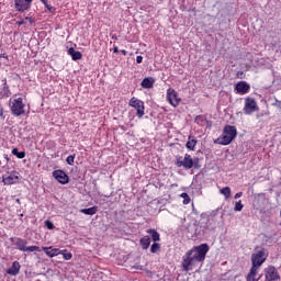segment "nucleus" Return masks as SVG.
I'll list each match as a JSON object with an SVG mask.
<instances>
[{
    "label": "nucleus",
    "mask_w": 281,
    "mask_h": 281,
    "mask_svg": "<svg viewBox=\"0 0 281 281\" xmlns=\"http://www.w3.org/2000/svg\"><path fill=\"white\" fill-rule=\"evenodd\" d=\"M249 89H251V86H249L247 81H239L235 85V91H237L239 95H245V93H249Z\"/></svg>",
    "instance_id": "obj_12"
},
{
    "label": "nucleus",
    "mask_w": 281,
    "mask_h": 281,
    "mask_svg": "<svg viewBox=\"0 0 281 281\" xmlns=\"http://www.w3.org/2000/svg\"><path fill=\"white\" fill-rule=\"evenodd\" d=\"M15 203H18L19 205H21V200L16 199Z\"/></svg>",
    "instance_id": "obj_48"
},
{
    "label": "nucleus",
    "mask_w": 281,
    "mask_h": 281,
    "mask_svg": "<svg viewBox=\"0 0 281 281\" xmlns=\"http://www.w3.org/2000/svg\"><path fill=\"white\" fill-rule=\"evenodd\" d=\"M0 166H1V161H0Z\"/></svg>",
    "instance_id": "obj_52"
},
{
    "label": "nucleus",
    "mask_w": 281,
    "mask_h": 281,
    "mask_svg": "<svg viewBox=\"0 0 281 281\" xmlns=\"http://www.w3.org/2000/svg\"><path fill=\"white\" fill-rule=\"evenodd\" d=\"M256 111H258V103L256 102V99L247 97L244 105L245 115H251L252 113H256Z\"/></svg>",
    "instance_id": "obj_6"
},
{
    "label": "nucleus",
    "mask_w": 281,
    "mask_h": 281,
    "mask_svg": "<svg viewBox=\"0 0 281 281\" xmlns=\"http://www.w3.org/2000/svg\"><path fill=\"white\" fill-rule=\"evenodd\" d=\"M41 2L45 5V8H46L47 5H49V4L47 3V0H41Z\"/></svg>",
    "instance_id": "obj_42"
},
{
    "label": "nucleus",
    "mask_w": 281,
    "mask_h": 281,
    "mask_svg": "<svg viewBox=\"0 0 281 281\" xmlns=\"http://www.w3.org/2000/svg\"><path fill=\"white\" fill-rule=\"evenodd\" d=\"M177 168H184L186 170H191V168H194V160L190 154L184 155V159L181 156H177L176 160Z\"/></svg>",
    "instance_id": "obj_4"
},
{
    "label": "nucleus",
    "mask_w": 281,
    "mask_h": 281,
    "mask_svg": "<svg viewBox=\"0 0 281 281\" xmlns=\"http://www.w3.org/2000/svg\"><path fill=\"white\" fill-rule=\"evenodd\" d=\"M120 52L121 54H123V56H126V54H128V52H126L125 49H121Z\"/></svg>",
    "instance_id": "obj_43"
},
{
    "label": "nucleus",
    "mask_w": 281,
    "mask_h": 281,
    "mask_svg": "<svg viewBox=\"0 0 281 281\" xmlns=\"http://www.w3.org/2000/svg\"><path fill=\"white\" fill-rule=\"evenodd\" d=\"M243 207H245V205H243V201H238L235 203V206H234V211L235 212H243Z\"/></svg>",
    "instance_id": "obj_28"
},
{
    "label": "nucleus",
    "mask_w": 281,
    "mask_h": 281,
    "mask_svg": "<svg viewBox=\"0 0 281 281\" xmlns=\"http://www.w3.org/2000/svg\"><path fill=\"white\" fill-rule=\"evenodd\" d=\"M75 159H76V155H70L67 157L66 162L68 164V166H74Z\"/></svg>",
    "instance_id": "obj_32"
},
{
    "label": "nucleus",
    "mask_w": 281,
    "mask_h": 281,
    "mask_svg": "<svg viewBox=\"0 0 281 281\" xmlns=\"http://www.w3.org/2000/svg\"><path fill=\"white\" fill-rule=\"evenodd\" d=\"M238 136V131L234 125H226L223 128L222 135L215 140V144H221V146H229V144L236 139Z\"/></svg>",
    "instance_id": "obj_3"
},
{
    "label": "nucleus",
    "mask_w": 281,
    "mask_h": 281,
    "mask_svg": "<svg viewBox=\"0 0 281 281\" xmlns=\"http://www.w3.org/2000/svg\"><path fill=\"white\" fill-rule=\"evenodd\" d=\"M68 56H71L72 60H82V53L76 50L74 47L68 49Z\"/></svg>",
    "instance_id": "obj_20"
},
{
    "label": "nucleus",
    "mask_w": 281,
    "mask_h": 281,
    "mask_svg": "<svg viewBox=\"0 0 281 281\" xmlns=\"http://www.w3.org/2000/svg\"><path fill=\"white\" fill-rule=\"evenodd\" d=\"M26 3H30L32 5V1L34 0H24Z\"/></svg>",
    "instance_id": "obj_47"
},
{
    "label": "nucleus",
    "mask_w": 281,
    "mask_h": 281,
    "mask_svg": "<svg viewBox=\"0 0 281 281\" xmlns=\"http://www.w3.org/2000/svg\"><path fill=\"white\" fill-rule=\"evenodd\" d=\"M0 58H5V60H8L9 56H8V54L2 53V54H0Z\"/></svg>",
    "instance_id": "obj_37"
},
{
    "label": "nucleus",
    "mask_w": 281,
    "mask_h": 281,
    "mask_svg": "<svg viewBox=\"0 0 281 281\" xmlns=\"http://www.w3.org/2000/svg\"><path fill=\"white\" fill-rule=\"evenodd\" d=\"M2 183L4 186H13V183H19V172L11 171L9 175L2 177Z\"/></svg>",
    "instance_id": "obj_11"
},
{
    "label": "nucleus",
    "mask_w": 281,
    "mask_h": 281,
    "mask_svg": "<svg viewBox=\"0 0 281 281\" xmlns=\"http://www.w3.org/2000/svg\"><path fill=\"white\" fill-rule=\"evenodd\" d=\"M21 217H23V214H20Z\"/></svg>",
    "instance_id": "obj_50"
},
{
    "label": "nucleus",
    "mask_w": 281,
    "mask_h": 281,
    "mask_svg": "<svg viewBox=\"0 0 281 281\" xmlns=\"http://www.w3.org/2000/svg\"><path fill=\"white\" fill-rule=\"evenodd\" d=\"M180 196L181 199H183L184 205H188V203H190V195L188 193H181Z\"/></svg>",
    "instance_id": "obj_30"
},
{
    "label": "nucleus",
    "mask_w": 281,
    "mask_h": 281,
    "mask_svg": "<svg viewBox=\"0 0 281 281\" xmlns=\"http://www.w3.org/2000/svg\"><path fill=\"white\" fill-rule=\"evenodd\" d=\"M154 85H155V78L153 77H146L140 82V87H143V89H153Z\"/></svg>",
    "instance_id": "obj_18"
},
{
    "label": "nucleus",
    "mask_w": 281,
    "mask_h": 281,
    "mask_svg": "<svg viewBox=\"0 0 281 281\" xmlns=\"http://www.w3.org/2000/svg\"><path fill=\"white\" fill-rule=\"evenodd\" d=\"M80 213L86 214L87 216H93L94 214L98 213V206H92L89 209H81Z\"/></svg>",
    "instance_id": "obj_23"
},
{
    "label": "nucleus",
    "mask_w": 281,
    "mask_h": 281,
    "mask_svg": "<svg viewBox=\"0 0 281 281\" xmlns=\"http://www.w3.org/2000/svg\"><path fill=\"white\" fill-rule=\"evenodd\" d=\"M147 234L150 235L153 243H159V240H161V235L155 228L147 229Z\"/></svg>",
    "instance_id": "obj_19"
},
{
    "label": "nucleus",
    "mask_w": 281,
    "mask_h": 281,
    "mask_svg": "<svg viewBox=\"0 0 281 281\" xmlns=\"http://www.w3.org/2000/svg\"><path fill=\"white\" fill-rule=\"evenodd\" d=\"M216 212H218V210H215L211 213L204 226V228L209 229V232H214V229H216V220L214 218V216H216Z\"/></svg>",
    "instance_id": "obj_15"
},
{
    "label": "nucleus",
    "mask_w": 281,
    "mask_h": 281,
    "mask_svg": "<svg viewBox=\"0 0 281 281\" xmlns=\"http://www.w3.org/2000/svg\"><path fill=\"white\" fill-rule=\"evenodd\" d=\"M198 140L195 138L191 139V136H189V140L186 144V147L188 148V150H194V146H196Z\"/></svg>",
    "instance_id": "obj_24"
},
{
    "label": "nucleus",
    "mask_w": 281,
    "mask_h": 281,
    "mask_svg": "<svg viewBox=\"0 0 281 281\" xmlns=\"http://www.w3.org/2000/svg\"><path fill=\"white\" fill-rule=\"evenodd\" d=\"M262 280L265 281H276L280 280V273H278V269L273 266H269L265 269V276L262 274Z\"/></svg>",
    "instance_id": "obj_7"
},
{
    "label": "nucleus",
    "mask_w": 281,
    "mask_h": 281,
    "mask_svg": "<svg viewBox=\"0 0 281 281\" xmlns=\"http://www.w3.org/2000/svg\"><path fill=\"white\" fill-rule=\"evenodd\" d=\"M0 117H2V120H4L5 116H3V108H0Z\"/></svg>",
    "instance_id": "obj_40"
},
{
    "label": "nucleus",
    "mask_w": 281,
    "mask_h": 281,
    "mask_svg": "<svg viewBox=\"0 0 281 281\" xmlns=\"http://www.w3.org/2000/svg\"><path fill=\"white\" fill-rule=\"evenodd\" d=\"M45 8L48 10V12L50 14H56V8H54V7L49 5V4H46Z\"/></svg>",
    "instance_id": "obj_35"
},
{
    "label": "nucleus",
    "mask_w": 281,
    "mask_h": 281,
    "mask_svg": "<svg viewBox=\"0 0 281 281\" xmlns=\"http://www.w3.org/2000/svg\"><path fill=\"white\" fill-rule=\"evenodd\" d=\"M221 194L225 196V199H231L232 196V189L229 187H224L220 190Z\"/></svg>",
    "instance_id": "obj_25"
},
{
    "label": "nucleus",
    "mask_w": 281,
    "mask_h": 281,
    "mask_svg": "<svg viewBox=\"0 0 281 281\" xmlns=\"http://www.w3.org/2000/svg\"><path fill=\"white\" fill-rule=\"evenodd\" d=\"M0 47H1V44H0Z\"/></svg>",
    "instance_id": "obj_53"
},
{
    "label": "nucleus",
    "mask_w": 281,
    "mask_h": 281,
    "mask_svg": "<svg viewBox=\"0 0 281 281\" xmlns=\"http://www.w3.org/2000/svg\"><path fill=\"white\" fill-rule=\"evenodd\" d=\"M158 251H161V245L157 241H154L150 246V254H157Z\"/></svg>",
    "instance_id": "obj_27"
},
{
    "label": "nucleus",
    "mask_w": 281,
    "mask_h": 281,
    "mask_svg": "<svg viewBox=\"0 0 281 281\" xmlns=\"http://www.w3.org/2000/svg\"><path fill=\"white\" fill-rule=\"evenodd\" d=\"M4 159H5V164H8V161H10V157H8V154H4Z\"/></svg>",
    "instance_id": "obj_44"
},
{
    "label": "nucleus",
    "mask_w": 281,
    "mask_h": 281,
    "mask_svg": "<svg viewBox=\"0 0 281 281\" xmlns=\"http://www.w3.org/2000/svg\"><path fill=\"white\" fill-rule=\"evenodd\" d=\"M139 245L142 247V249L146 250L150 247V236L145 235L144 237H142L139 239Z\"/></svg>",
    "instance_id": "obj_22"
},
{
    "label": "nucleus",
    "mask_w": 281,
    "mask_h": 281,
    "mask_svg": "<svg viewBox=\"0 0 281 281\" xmlns=\"http://www.w3.org/2000/svg\"><path fill=\"white\" fill-rule=\"evenodd\" d=\"M16 238H18V237H11V238H10V243H16Z\"/></svg>",
    "instance_id": "obj_45"
},
{
    "label": "nucleus",
    "mask_w": 281,
    "mask_h": 281,
    "mask_svg": "<svg viewBox=\"0 0 281 281\" xmlns=\"http://www.w3.org/2000/svg\"><path fill=\"white\" fill-rule=\"evenodd\" d=\"M14 245H15L16 249H19V251H25L26 245H27V240L18 237L16 241L14 243Z\"/></svg>",
    "instance_id": "obj_21"
},
{
    "label": "nucleus",
    "mask_w": 281,
    "mask_h": 281,
    "mask_svg": "<svg viewBox=\"0 0 281 281\" xmlns=\"http://www.w3.org/2000/svg\"><path fill=\"white\" fill-rule=\"evenodd\" d=\"M42 250L46 254V256H48V258H54L60 254L58 248L42 247Z\"/></svg>",
    "instance_id": "obj_17"
},
{
    "label": "nucleus",
    "mask_w": 281,
    "mask_h": 281,
    "mask_svg": "<svg viewBox=\"0 0 281 281\" xmlns=\"http://www.w3.org/2000/svg\"><path fill=\"white\" fill-rule=\"evenodd\" d=\"M200 161H201V159L199 157L193 158V168H195L196 170H199V168H201Z\"/></svg>",
    "instance_id": "obj_31"
},
{
    "label": "nucleus",
    "mask_w": 281,
    "mask_h": 281,
    "mask_svg": "<svg viewBox=\"0 0 281 281\" xmlns=\"http://www.w3.org/2000/svg\"><path fill=\"white\" fill-rule=\"evenodd\" d=\"M265 260H267L265 258V249H261L256 254L251 255L252 266L250 268L249 273L247 274V281H262V274H260L258 279H256V276H258V267H262Z\"/></svg>",
    "instance_id": "obj_2"
},
{
    "label": "nucleus",
    "mask_w": 281,
    "mask_h": 281,
    "mask_svg": "<svg viewBox=\"0 0 281 281\" xmlns=\"http://www.w3.org/2000/svg\"><path fill=\"white\" fill-rule=\"evenodd\" d=\"M10 87L8 86V79H1V87H0V98H10Z\"/></svg>",
    "instance_id": "obj_14"
},
{
    "label": "nucleus",
    "mask_w": 281,
    "mask_h": 281,
    "mask_svg": "<svg viewBox=\"0 0 281 281\" xmlns=\"http://www.w3.org/2000/svg\"><path fill=\"white\" fill-rule=\"evenodd\" d=\"M14 5L18 12H27L32 8V4L25 0H14Z\"/></svg>",
    "instance_id": "obj_13"
},
{
    "label": "nucleus",
    "mask_w": 281,
    "mask_h": 281,
    "mask_svg": "<svg viewBox=\"0 0 281 281\" xmlns=\"http://www.w3.org/2000/svg\"><path fill=\"white\" fill-rule=\"evenodd\" d=\"M119 52H120V49L117 48V46H114V47H113V53H114V54H117Z\"/></svg>",
    "instance_id": "obj_41"
},
{
    "label": "nucleus",
    "mask_w": 281,
    "mask_h": 281,
    "mask_svg": "<svg viewBox=\"0 0 281 281\" xmlns=\"http://www.w3.org/2000/svg\"><path fill=\"white\" fill-rule=\"evenodd\" d=\"M0 109H3V108L0 105Z\"/></svg>",
    "instance_id": "obj_51"
},
{
    "label": "nucleus",
    "mask_w": 281,
    "mask_h": 281,
    "mask_svg": "<svg viewBox=\"0 0 281 281\" xmlns=\"http://www.w3.org/2000/svg\"><path fill=\"white\" fill-rule=\"evenodd\" d=\"M25 19H26V21H30V23H34V21L32 20V18L26 16Z\"/></svg>",
    "instance_id": "obj_46"
},
{
    "label": "nucleus",
    "mask_w": 281,
    "mask_h": 281,
    "mask_svg": "<svg viewBox=\"0 0 281 281\" xmlns=\"http://www.w3.org/2000/svg\"><path fill=\"white\" fill-rule=\"evenodd\" d=\"M11 153L14 157H18V159H25V151H19V148H13Z\"/></svg>",
    "instance_id": "obj_26"
},
{
    "label": "nucleus",
    "mask_w": 281,
    "mask_h": 281,
    "mask_svg": "<svg viewBox=\"0 0 281 281\" xmlns=\"http://www.w3.org/2000/svg\"><path fill=\"white\" fill-rule=\"evenodd\" d=\"M11 113L19 117L25 115V104H23V98L14 99L11 105Z\"/></svg>",
    "instance_id": "obj_5"
},
{
    "label": "nucleus",
    "mask_w": 281,
    "mask_h": 281,
    "mask_svg": "<svg viewBox=\"0 0 281 281\" xmlns=\"http://www.w3.org/2000/svg\"><path fill=\"white\" fill-rule=\"evenodd\" d=\"M167 100L169 104L175 108L179 106V102H181V98H179L178 93L172 88L167 90Z\"/></svg>",
    "instance_id": "obj_10"
},
{
    "label": "nucleus",
    "mask_w": 281,
    "mask_h": 281,
    "mask_svg": "<svg viewBox=\"0 0 281 281\" xmlns=\"http://www.w3.org/2000/svg\"><path fill=\"white\" fill-rule=\"evenodd\" d=\"M20 271H21V263H19V261H13L12 267L7 269L8 276H19Z\"/></svg>",
    "instance_id": "obj_16"
},
{
    "label": "nucleus",
    "mask_w": 281,
    "mask_h": 281,
    "mask_svg": "<svg viewBox=\"0 0 281 281\" xmlns=\"http://www.w3.org/2000/svg\"><path fill=\"white\" fill-rule=\"evenodd\" d=\"M53 177L61 186H67V183H69V176L60 169L54 170Z\"/></svg>",
    "instance_id": "obj_9"
},
{
    "label": "nucleus",
    "mask_w": 281,
    "mask_h": 281,
    "mask_svg": "<svg viewBox=\"0 0 281 281\" xmlns=\"http://www.w3.org/2000/svg\"><path fill=\"white\" fill-rule=\"evenodd\" d=\"M44 225H45V227L48 228V229H56V226L54 225V222H52V221H49V220H46V221L44 222Z\"/></svg>",
    "instance_id": "obj_29"
},
{
    "label": "nucleus",
    "mask_w": 281,
    "mask_h": 281,
    "mask_svg": "<svg viewBox=\"0 0 281 281\" xmlns=\"http://www.w3.org/2000/svg\"><path fill=\"white\" fill-rule=\"evenodd\" d=\"M195 122H199V116L195 117Z\"/></svg>",
    "instance_id": "obj_49"
},
{
    "label": "nucleus",
    "mask_w": 281,
    "mask_h": 281,
    "mask_svg": "<svg viewBox=\"0 0 281 281\" xmlns=\"http://www.w3.org/2000/svg\"><path fill=\"white\" fill-rule=\"evenodd\" d=\"M130 106H133V109L136 110V115L137 117H144V101L133 97L131 100H130Z\"/></svg>",
    "instance_id": "obj_8"
},
{
    "label": "nucleus",
    "mask_w": 281,
    "mask_h": 281,
    "mask_svg": "<svg viewBox=\"0 0 281 281\" xmlns=\"http://www.w3.org/2000/svg\"><path fill=\"white\" fill-rule=\"evenodd\" d=\"M240 196H243V192H238L235 194L234 199H240Z\"/></svg>",
    "instance_id": "obj_38"
},
{
    "label": "nucleus",
    "mask_w": 281,
    "mask_h": 281,
    "mask_svg": "<svg viewBox=\"0 0 281 281\" xmlns=\"http://www.w3.org/2000/svg\"><path fill=\"white\" fill-rule=\"evenodd\" d=\"M15 23H16V25H25L24 20L18 21V22H15Z\"/></svg>",
    "instance_id": "obj_39"
},
{
    "label": "nucleus",
    "mask_w": 281,
    "mask_h": 281,
    "mask_svg": "<svg viewBox=\"0 0 281 281\" xmlns=\"http://www.w3.org/2000/svg\"><path fill=\"white\" fill-rule=\"evenodd\" d=\"M143 60H144V57H143L142 55H138V56L136 57V63H137V65H142Z\"/></svg>",
    "instance_id": "obj_36"
},
{
    "label": "nucleus",
    "mask_w": 281,
    "mask_h": 281,
    "mask_svg": "<svg viewBox=\"0 0 281 281\" xmlns=\"http://www.w3.org/2000/svg\"><path fill=\"white\" fill-rule=\"evenodd\" d=\"M24 251H41V247H38V246H26Z\"/></svg>",
    "instance_id": "obj_33"
},
{
    "label": "nucleus",
    "mask_w": 281,
    "mask_h": 281,
    "mask_svg": "<svg viewBox=\"0 0 281 281\" xmlns=\"http://www.w3.org/2000/svg\"><path fill=\"white\" fill-rule=\"evenodd\" d=\"M63 257L65 260H71V258H74V255H71V252H67V250H64Z\"/></svg>",
    "instance_id": "obj_34"
},
{
    "label": "nucleus",
    "mask_w": 281,
    "mask_h": 281,
    "mask_svg": "<svg viewBox=\"0 0 281 281\" xmlns=\"http://www.w3.org/2000/svg\"><path fill=\"white\" fill-rule=\"evenodd\" d=\"M207 251H210V245L207 244H201L188 250L182 257L181 267L183 271H192V267H196V265L205 262Z\"/></svg>",
    "instance_id": "obj_1"
}]
</instances>
